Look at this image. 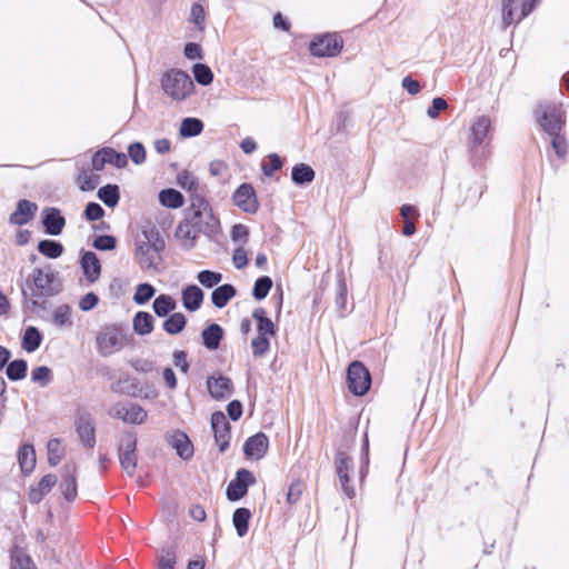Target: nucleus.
<instances>
[{
    "label": "nucleus",
    "mask_w": 569,
    "mask_h": 569,
    "mask_svg": "<svg viewBox=\"0 0 569 569\" xmlns=\"http://www.w3.org/2000/svg\"><path fill=\"white\" fill-rule=\"evenodd\" d=\"M137 437L133 432H126L119 443V461L128 476H133L137 468Z\"/></svg>",
    "instance_id": "obj_7"
},
{
    "label": "nucleus",
    "mask_w": 569,
    "mask_h": 569,
    "mask_svg": "<svg viewBox=\"0 0 569 569\" xmlns=\"http://www.w3.org/2000/svg\"><path fill=\"white\" fill-rule=\"evenodd\" d=\"M232 200L246 213H256L259 209L256 190L250 183H241L233 192Z\"/></svg>",
    "instance_id": "obj_14"
},
{
    "label": "nucleus",
    "mask_w": 569,
    "mask_h": 569,
    "mask_svg": "<svg viewBox=\"0 0 569 569\" xmlns=\"http://www.w3.org/2000/svg\"><path fill=\"white\" fill-rule=\"evenodd\" d=\"M256 481V477L250 470L246 468L237 470L234 478L227 487V499L232 502L239 501L247 496L249 487L253 486Z\"/></svg>",
    "instance_id": "obj_8"
},
{
    "label": "nucleus",
    "mask_w": 569,
    "mask_h": 569,
    "mask_svg": "<svg viewBox=\"0 0 569 569\" xmlns=\"http://www.w3.org/2000/svg\"><path fill=\"white\" fill-rule=\"evenodd\" d=\"M283 166V161L278 153H270L268 162H261V170L266 177H272L276 171H279Z\"/></svg>",
    "instance_id": "obj_53"
},
{
    "label": "nucleus",
    "mask_w": 569,
    "mask_h": 569,
    "mask_svg": "<svg viewBox=\"0 0 569 569\" xmlns=\"http://www.w3.org/2000/svg\"><path fill=\"white\" fill-rule=\"evenodd\" d=\"M203 122L193 117L184 118L180 126V136L183 138H192L199 136L203 130Z\"/></svg>",
    "instance_id": "obj_44"
},
{
    "label": "nucleus",
    "mask_w": 569,
    "mask_h": 569,
    "mask_svg": "<svg viewBox=\"0 0 569 569\" xmlns=\"http://www.w3.org/2000/svg\"><path fill=\"white\" fill-rule=\"evenodd\" d=\"M197 279L201 286L213 288L222 281V273L206 269L198 272Z\"/></svg>",
    "instance_id": "obj_50"
},
{
    "label": "nucleus",
    "mask_w": 569,
    "mask_h": 569,
    "mask_svg": "<svg viewBox=\"0 0 569 569\" xmlns=\"http://www.w3.org/2000/svg\"><path fill=\"white\" fill-rule=\"evenodd\" d=\"M203 299L204 292L197 284H188L181 291L182 306L190 312L200 309Z\"/></svg>",
    "instance_id": "obj_24"
},
{
    "label": "nucleus",
    "mask_w": 569,
    "mask_h": 569,
    "mask_svg": "<svg viewBox=\"0 0 569 569\" xmlns=\"http://www.w3.org/2000/svg\"><path fill=\"white\" fill-rule=\"evenodd\" d=\"M347 296H348V289L347 283L342 274L338 276L337 286H336V297H335V303L337 307V310L342 316L347 308Z\"/></svg>",
    "instance_id": "obj_45"
},
{
    "label": "nucleus",
    "mask_w": 569,
    "mask_h": 569,
    "mask_svg": "<svg viewBox=\"0 0 569 569\" xmlns=\"http://www.w3.org/2000/svg\"><path fill=\"white\" fill-rule=\"evenodd\" d=\"M347 383L351 393L365 396L371 387V375L361 361H352L347 369Z\"/></svg>",
    "instance_id": "obj_5"
},
{
    "label": "nucleus",
    "mask_w": 569,
    "mask_h": 569,
    "mask_svg": "<svg viewBox=\"0 0 569 569\" xmlns=\"http://www.w3.org/2000/svg\"><path fill=\"white\" fill-rule=\"evenodd\" d=\"M136 260L142 270L159 268L162 261L161 254L154 252L147 242H137L134 252Z\"/></svg>",
    "instance_id": "obj_21"
},
{
    "label": "nucleus",
    "mask_w": 569,
    "mask_h": 569,
    "mask_svg": "<svg viewBox=\"0 0 569 569\" xmlns=\"http://www.w3.org/2000/svg\"><path fill=\"white\" fill-rule=\"evenodd\" d=\"M83 216L88 221H97L104 216V209L100 203L91 201L87 203Z\"/></svg>",
    "instance_id": "obj_63"
},
{
    "label": "nucleus",
    "mask_w": 569,
    "mask_h": 569,
    "mask_svg": "<svg viewBox=\"0 0 569 569\" xmlns=\"http://www.w3.org/2000/svg\"><path fill=\"white\" fill-rule=\"evenodd\" d=\"M272 284H273L272 279L269 276L259 277L254 281V284L252 288V297L258 301L264 299L269 295V291L271 290Z\"/></svg>",
    "instance_id": "obj_47"
},
{
    "label": "nucleus",
    "mask_w": 569,
    "mask_h": 569,
    "mask_svg": "<svg viewBox=\"0 0 569 569\" xmlns=\"http://www.w3.org/2000/svg\"><path fill=\"white\" fill-rule=\"evenodd\" d=\"M33 284L38 292H34L33 296H44L51 297L58 293V290L52 287V283L56 279V272L49 270L44 272L41 268H36L33 270Z\"/></svg>",
    "instance_id": "obj_19"
},
{
    "label": "nucleus",
    "mask_w": 569,
    "mask_h": 569,
    "mask_svg": "<svg viewBox=\"0 0 569 569\" xmlns=\"http://www.w3.org/2000/svg\"><path fill=\"white\" fill-rule=\"evenodd\" d=\"M214 441L220 452H224L230 446L231 426L222 411H214L210 418Z\"/></svg>",
    "instance_id": "obj_9"
},
{
    "label": "nucleus",
    "mask_w": 569,
    "mask_h": 569,
    "mask_svg": "<svg viewBox=\"0 0 569 569\" xmlns=\"http://www.w3.org/2000/svg\"><path fill=\"white\" fill-rule=\"evenodd\" d=\"M551 137V147L555 150L558 158H563L568 153V143L562 131L556 133H549Z\"/></svg>",
    "instance_id": "obj_55"
},
{
    "label": "nucleus",
    "mask_w": 569,
    "mask_h": 569,
    "mask_svg": "<svg viewBox=\"0 0 569 569\" xmlns=\"http://www.w3.org/2000/svg\"><path fill=\"white\" fill-rule=\"evenodd\" d=\"M269 449V439L264 432H257L249 437L243 443V453L247 459L260 460Z\"/></svg>",
    "instance_id": "obj_17"
},
{
    "label": "nucleus",
    "mask_w": 569,
    "mask_h": 569,
    "mask_svg": "<svg viewBox=\"0 0 569 569\" xmlns=\"http://www.w3.org/2000/svg\"><path fill=\"white\" fill-rule=\"evenodd\" d=\"M176 552L171 547L161 549L158 558V569H174Z\"/></svg>",
    "instance_id": "obj_56"
},
{
    "label": "nucleus",
    "mask_w": 569,
    "mask_h": 569,
    "mask_svg": "<svg viewBox=\"0 0 569 569\" xmlns=\"http://www.w3.org/2000/svg\"><path fill=\"white\" fill-rule=\"evenodd\" d=\"M166 440L181 459L189 460L192 458L193 445L186 432L181 430L168 432Z\"/></svg>",
    "instance_id": "obj_18"
},
{
    "label": "nucleus",
    "mask_w": 569,
    "mask_h": 569,
    "mask_svg": "<svg viewBox=\"0 0 569 569\" xmlns=\"http://www.w3.org/2000/svg\"><path fill=\"white\" fill-rule=\"evenodd\" d=\"M108 415L112 418L120 419L126 423L132 425H141L148 418L147 411L136 403H131L129 408L114 406L108 411Z\"/></svg>",
    "instance_id": "obj_16"
},
{
    "label": "nucleus",
    "mask_w": 569,
    "mask_h": 569,
    "mask_svg": "<svg viewBox=\"0 0 569 569\" xmlns=\"http://www.w3.org/2000/svg\"><path fill=\"white\" fill-rule=\"evenodd\" d=\"M206 385L210 397L218 401L230 398L234 389L232 380L221 372L209 376Z\"/></svg>",
    "instance_id": "obj_12"
},
{
    "label": "nucleus",
    "mask_w": 569,
    "mask_h": 569,
    "mask_svg": "<svg viewBox=\"0 0 569 569\" xmlns=\"http://www.w3.org/2000/svg\"><path fill=\"white\" fill-rule=\"evenodd\" d=\"M315 170L307 163H297L291 170V180L297 186H306L313 181Z\"/></svg>",
    "instance_id": "obj_36"
},
{
    "label": "nucleus",
    "mask_w": 569,
    "mask_h": 569,
    "mask_svg": "<svg viewBox=\"0 0 569 569\" xmlns=\"http://www.w3.org/2000/svg\"><path fill=\"white\" fill-rule=\"evenodd\" d=\"M80 266L84 278L93 283L101 274V263L98 256L93 251H82L80 258Z\"/></svg>",
    "instance_id": "obj_23"
},
{
    "label": "nucleus",
    "mask_w": 569,
    "mask_h": 569,
    "mask_svg": "<svg viewBox=\"0 0 569 569\" xmlns=\"http://www.w3.org/2000/svg\"><path fill=\"white\" fill-rule=\"evenodd\" d=\"M111 391L114 393L127 395L130 397H140L141 388L137 378L129 376L120 378L117 382L111 385Z\"/></svg>",
    "instance_id": "obj_29"
},
{
    "label": "nucleus",
    "mask_w": 569,
    "mask_h": 569,
    "mask_svg": "<svg viewBox=\"0 0 569 569\" xmlns=\"http://www.w3.org/2000/svg\"><path fill=\"white\" fill-rule=\"evenodd\" d=\"M41 223L47 234L56 237L62 233L66 227V218L60 209L47 207L41 211Z\"/></svg>",
    "instance_id": "obj_15"
},
{
    "label": "nucleus",
    "mask_w": 569,
    "mask_h": 569,
    "mask_svg": "<svg viewBox=\"0 0 569 569\" xmlns=\"http://www.w3.org/2000/svg\"><path fill=\"white\" fill-rule=\"evenodd\" d=\"M38 210L36 202L27 199H21L17 202L16 210L10 214L9 221L11 224L24 226L29 223Z\"/></svg>",
    "instance_id": "obj_20"
},
{
    "label": "nucleus",
    "mask_w": 569,
    "mask_h": 569,
    "mask_svg": "<svg viewBox=\"0 0 569 569\" xmlns=\"http://www.w3.org/2000/svg\"><path fill=\"white\" fill-rule=\"evenodd\" d=\"M48 462L50 466L56 467L62 459L63 451L61 442L58 438L50 439L48 442Z\"/></svg>",
    "instance_id": "obj_52"
},
{
    "label": "nucleus",
    "mask_w": 569,
    "mask_h": 569,
    "mask_svg": "<svg viewBox=\"0 0 569 569\" xmlns=\"http://www.w3.org/2000/svg\"><path fill=\"white\" fill-rule=\"evenodd\" d=\"M18 462L20 466L21 473L29 476L37 462L34 447L30 443H24L18 450Z\"/></svg>",
    "instance_id": "obj_28"
},
{
    "label": "nucleus",
    "mask_w": 569,
    "mask_h": 569,
    "mask_svg": "<svg viewBox=\"0 0 569 569\" xmlns=\"http://www.w3.org/2000/svg\"><path fill=\"white\" fill-rule=\"evenodd\" d=\"M194 80L201 86H209L213 81V72L204 63H194L192 67Z\"/></svg>",
    "instance_id": "obj_48"
},
{
    "label": "nucleus",
    "mask_w": 569,
    "mask_h": 569,
    "mask_svg": "<svg viewBox=\"0 0 569 569\" xmlns=\"http://www.w3.org/2000/svg\"><path fill=\"white\" fill-rule=\"evenodd\" d=\"M177 308V301L170 295L161 293L154 298L152 310L159 318H164L173 312Z\"/></svg>",
    "instance_id": "obj_33"
},
{
    "label": "nucleus",
    "mask_w": 569,
    "mask_h": 569,
    "mask_svg": "<svg viewBox=\"0 0 569 569\" xmlns=\"http://www.w3.org/2000/svg\"><path fill=\"white\" fill-rule=\"evenodd\" d=\"M52 322L54 323V326H57L59 328L72 326L70 306H68V305L59 306L53 311Z\"/></svg>",
    "instance_id": "obj_49"
},
{
    "label": "nucleus",
    "mask_w": 569,
    "mask_h": 569,
    "mask_svg": "<svg viewBox=\"0 0 569 569\" xmlns=\"http://www.w3.org/2000/svg\"><path fill=\"white\" fill-rule=\"evenodd\" d=\"M343 48V40L337 32H327L316 36L309 43V51L312 56L337 57Z\"/></svg>",
    "instance_id": "obj_4"
},
{
    "label": "nucleus",
    "mask_w": 569,
    "mask_h": 569,
    "mask_svg": "<svg viewBox=\"0 0 569 569\" xmlns=\"http://www.w3.org/2000/svg\"><path fill=\"white\" fill-rule=\"evenodd\" d=\"M74 426L82 446L92 449L96 446V429L91 415L86 410H78Z\"/></svg>",
    "instance_id": "obj_11"
},
{
    "label": "nucleus",
    "mask_w": 569,
    "mask_h": 569,
    "mask_svg": "<svg viewBox=\"0 0 569 569\" xmlns=\"http://www.w3.org/2000/svg\"><path fill=\"white\" fill-rule=\"evenodd\" d=\"M178 184L182 189L189 191L190 193L193 192V191H197L198 187H199V182H198L197 177H194L189 171H183V172L178 174Z\"/></svg>",
    "instance_id": "obj_60"
},
{
    "label": "nucleus",
    "mask_w": 569,
    "mask_h": 569,
    "mask_svg": "<svg viewBox=\"0 0 569 569\" xmlns=\"http://www.w3.org/2000/svg\"><path fill=\"white\" fill-rule=\"evenodd\" d=\"M52 380V370L47 366H39L31 372V381L40 387H47Z\"/></svg>",
    "instance_id": "obj_51"
},
{
    "label": "nucleus",
    "mask_w": 569,
    "mask_h": 569,
    "mask_svg": "<svg viewBox=\"0 0 569 569\" xmlns=\"http://www.w3.org/2000/svg\"><path fill=\"white\" fill-rule=\"evenodd\" d=\"M490 119L486 116L477 118V120L471 124L469 146L470 151L473 154L480 153L483 156V149L490 131Z\"/></svg>",
    "instance_id": "obj_10"
},
{
    "label": "nucleus",
    "mask_w": 569,
    "mask_h": 569,
    "mask_svg": "<svg viewBox=\"0 0 569 569\" xmlns=\"http://www.w3.org/2000/svg\"><path fill=\"white\" fill-rule=\"evenodd\" d=\"M154 295H156V288L151 283H149V282L139 283L137 286L136 292L133 295V301L138 306H143L147 302H149L153 298Z\"/></svg>",
    "instance_id": "obj_46"
},
{
    "label": "nucleus",
    "mask_w": 569,
    "mask_h": 569,
    "mask_svg": "<svg viewBox=\"0 0 569 569\" xmlns=\"http://www.w3.org/2000/svg\"><path fill=\"white\" fill-rule=\"evenodd\" d=\"M92 246L100 251H110L117 247V238L111 234H100L94 238Z\"/></svg>",
    "instance_id": "obj_57"
},
{
    "label": "nucleus",
    "mask_w": 569,
    "mask_h": 569,
    "mask_svg": "<svg viewBox=\"0 0 569 569\" xmlns=\"http://www.w3.org/2000/svg\"><path fill=\"white\" fill-rule=\"evenodd\" d=\"M189 201H190V204L184 210V214L193 213V212H197V213L213 212L209 201L203 196L199 194L197 191H193L190 193Z\"/></svg>",
    "instance_id": "obj_42"
},
{
    "label": "nucleus",
    "mask_w": 569,
    "mask_h": 569,
    "mask_svg": "<svg viewBox=\"0 0 569 569\" xmlns=\"http://www.w3.org/2000/svg\"><path fill=\"white\" fill-rule=\"evenodd\" d=\"M28 362L24 359H16L7 365L6 375L11 381H20L27 377Z\"/></svg>",
    "instance_id": "obj_43"
},
{
    "label": "nucleus",
    "mask_w": 569,
    "mask_h": 569,
    "mask_svg": "<svg viewBox=\"0 0 569 569\" xmlns=\"http://www.w3.org/2000/svg\"><path fill=\"white\" fill-rule=\"evenodd\" d=\"M161 88L171 99L177 101L186 100L194 90L190 76L180 69H171L163 73Z\"/></svg>",
    "instance_id": "obj_3"
},
{
    "label": "nucleus",
    "mask_w": 569,
    "mask_h": 569,
    "mask_svg": "<svg viewBox=\"0 0 569 569\" xmlns=\"http://www.w3.org/2000/svg\"><path fill=\"white\" fill-rule=\"evenodd\" d=\"M517 2L518 0H501L503 29H507L515 21V4Z\"/></svg>",
    "instance_id": "obj_61"
},
{
    "label": "nucleus",
    "mask_w": 569,
    "mask_h": 569,
    "mask_svg": "<svg viewBox=\"0 0 569 569\" xmlns=\"http://www.w3.org/2000/svg\"><path fill=\"white\" fill-rule=\"evenodd\" d=\"M251 517L252 515L250 509L244 507L237 508L233 511L232 523L238 537L242 538L248 533Z\"/></svg>",
    "instance_id": "obj_35"
},
{
    "label": "nucleus",
    "mask_w": 569,
    "mask_h": 569,
    "mask_svg": "<svg viewBox=\"0 0 569 569\" xmlns=\"http://www.w3.org/2000/svg\"><path fill=\"white\" fill-rule=\"evenodd\" d=\"M42 339L43 336L40 330L34 326H29L26 328L22 336V349L29 353L34 352L40 348Z\"/></svg>",
    "instance_id": "obj_34"
},
{
    "label": "nucleus",
    "mask_w": 569,
    "mask_h": 569,
    "mask_svg": "<svg viewBox=\"0 0 569 569\" xmlns=\"http://www.w3.org/2000/svg\"><path fill=\"white\" fill-rule=\"evenodd\" d=\"M187 325V318L182 312H171L162 323V329L168 335L180 333Z\"/></svg>",
    "instance_id": "obj_39"
},
{
    "label": "nucleus",
    "mask_w": 569,
    "mask_h": 569,
    "mask_svg": "<svg viewBox=\"0 0 569 569\" xmlns=\"http://www.w3.org/2000/svg\"><path fill=\"white\" fill-rule=\"evenodd\" d=\"M224 331L218 323H210L201 331L202 343L208 350H217L223 339Z\"/></svg>",
    "instance_id": "obj_27"
},
{
    "label": "nucleus",
    "mask_w": 569,
    "mask_h": 569,
    "mask_svg": "<svg viewBox=\"0 0 569 569\" xmlns=\"http://www.w3.org/2000/svg\"><path fill=\"white\" fill-rule=\"evenodd\" d=\"M251 347L254 357H263L270 349L269 337L258 335L252 339Z\"/></svg>",
    "instance_id": "obj_59"
},
{
    "label": "nucleus",
    "mask_w": 569,
    "mask_h": 569,
    "mask_svg": "<svg viewBox=\"0 0 569 569\" xmlns=\"http://www.w3.org/2000/svg\"><path fill=\"white\" fill-rule=\"evenodd\" d=\"M97 197L108 208H114L118 206L120 200V188L118 184L107 183L106 186L99 188Z\"/></svg>",
    "instance_id": "obj_37"
},
{
    "label": "nucleus",
    "mask_w": 569,
    "mask_h": 569,
    "mask_svg": "<svg viewBox=\"0 0 569 569\" xmlns=\"http://www.w3.org/2000/svg\"><path fill=\"white\" fill-rule=\"evenodd\" d=\"M159 201L166 208L178 209L183 206L184 197L179 190L167 188L159 192Z\"/></svg>",
    "instance_id": "obj_38"
},
{
    "label": "nucleus",
    "mask_w": 569,
    "mask_h": 569,
    "mask_svg": "<svg viewBox=\"0 0 569 569\" xmlns=\"http://www.w3.org/2000/svg\"><path fill=\"white\" fill-rule=\"evenodd\" d=\"M77 181L80 190L92 191L98 187L100 177L98 174H89L86 170H82L79 173Z\"/></svg>",
    "instance_id": "obj_54"
},
{
    "label": "nucleus",
    "mask_w": 569,
    "mask_h": 569,
    "mask_svg": "<svg viewBox=\"0 0 569 569\" xmlns=\"http://www.w3.org/2000/svg\"><path fill=\"white\" fill-rule=\"evenodd\" d=\"M184 217L199 234L206 236L209 240H214L221 231L220 220L213 212L186 213Z\"/></svg>",
    "instance_id": "obj_6"
},
{
    "label": "nucleus",
    "mask_w": 569,
    "mask_h": 569,
    "mask_svg": "<svg viewBox=\"0 0 569 569\" xmlns=\"http://www.w3.org/2000/svg\"><path fill=\"white\" fill-rule=\"evenodd\" d=\"M37 249L41 254L49 259H57L64 251V247L61 242L51 239L40 240L38 242Z\"/></svg>",
    "instance_id": "obj_40"
},
{
    "label": "nucleus",
    "mask_w": 569,
    "mask_h": 569,
    "mask_svg": "<svg viewBox=\"0 0 569 569\" xmlns=\"http://www.w3.org/2000/svg\"><path fill=\"white\" fill-rule=\"evenodd\" d=\"M128 157L134 164H141L146 161V148L141 142L130 143L128 147Z\"/></svg>",
    "instance_id": "obj_62"
},
{
    "label": "nucleus",
    "mask_w": 569,
    "mask_h": 569,
    "mask_svg": "<svg viewBox=\"0 0 569 569\" xmlns=\"http://www.w3.org/2000/svg\"><path fill=\"white\" fill-rule=\"evenodd\" d=\"M10 569H38L31 559L21 548L14 547L11 550Z\"/></svg>",
    "instance_id": "obj_41"
},
{
    "label": "nucleus",
    "mask_w": 569,
    "mask_h": 569,
    "mask_svg": "<svg viewBox=\"0 0 569 569\" xmlns=\"http://www.w3.org/2000/svg\"><path fill=\"white\" fill-rule=\"evenodd\" d=\"M252 318L257 321L258 335L273 337L277 333V327L273 321L267 317V311L262 307L256 308Z\"/></svg>",
    "instance_id": "obj_30"
},
{
    "label": "nucleus",
    "mask_w": 569,
    "mask_h": 569,
    "mask_svg": "<svg viewBox=\"0 0 569 569\" xmlns=\"http://www.w3.org/2000/svg\"><path fill=\"white\" fill-rule=\"evenodd\" d=\"M533 117L540 129L549 133L563 131L566 126V113L556 103L540 101L533 108Z\"/></svg>",
    "instance_id": "obj_2"
},
{
    "label": "nucleus",
    "mask_w": 569,
    "mask_h": 569,
    "mask_svg": "<svg viewBox=\"0 0 569 569\" xmlns=\"http://www.w3.org/2000/svg\"><path fill=\"white\" fill-rule=\"evenodd\" d=\"M237 289L231 283H224L214 288L211 292V302L216 308L222 309L234 298Z\"/></svg>",
    "instance_id": "obj_31"
},
{
    "label": "nucleus",
    "mask_w": 569,
    "mask_h": 569,
    "mask_svg": "<svg viewBox=\"0 0 569 569\" xmlns=\"http://www.w3.org/2000/svg\"><path fill=\"white\" fill-rule=\"evenodd\" d=\"M204 18H206V13H204L203 7L198 2L193 3L191 6L188 21L190 23H194L197 26V29L199 31H202L204 29V24H203Z\"/></svg>",
    "instance_id": "obj_58"
},
{
    "label": "nucleus",
    "mask_w": 569,
    "mask_h": 569,
    "mask_svg": "<svg viewBox=\"0 0 569 569\" xmlns=\"http://www.w3.org/2000/svg\"><path fill=\"white\" fill-rule=\"evenodd\" d=\"M57 477L53 473H48L42 477L37 487H31L28 492L30 503H39L43 497L49 493L57 483Z\"/></svg>",
    "instance_id": "obj_26"
},
{
    "label": "nucleus",
    "mask_w": 569,
    "mask_h": 569,
    "mask_svg": "<svg viewBox=\"0 0 569 569\" xmlns=\"http://www.w3.org/2000/svg\"><path fill=\"white\" fill-rule=\"evenodd\" d=\"M107 156H109V163L118 169H122L128 164V156L116 151L113 148L106 147Z\"/></svg>",
    "instance_id": "obj_64"
},
{
    "label": "nucleus",
    "mask_w": 569,
    "mask_h": 569,
    "mask_svg": "<svg viewBox=\"0 0 569 569\" xmlns=\"http://www.w3.org/2000/svg\"><path fill=\"white\" fill-rule=\"evenodd\" d=\"M174 236L181 242V247L183 249L191 250L197 246L199 233L184 217V219L177 226Z\"/></svg>",
    "instance_id": "obj_25"
},
{
    "label": "nucleus",
    "mask_w": 569,
    "mask_h": 569,
    "mask_svg": "<svg viewBox=\"0 0 569 569\" xmlns=\"http://www.w3.org/2000/svg\"><path fill=\"white\" fill-rule=\"evenodd\" d=\"M336 471L339 477L343 492L352 498L356 493L353 486L350 485L349 472L353 470V460L345 451L338 450L335 459Z\"/></svg>",
    "instance_id": "obj_13"
},
{
    "label": "nucleus",
    "mask_w": 569,
    "mask_h": 569,
    "mask_svg": "<svg viewBox=\"0 0 569 569\" xmlns=\"http://www.w3.org/2000/svg\"><path fill=\"white\" fill-rule=\"evenodd\" d=\"M76 465L66 463L62 469V480L60 482V490L64 499L69 502L77 498V477Z\"/></svg>",
    "instance_id": "obj_22"
},
{
    "label": "nucleus",
    "mask_w": 569,
    "mask_h": 569,
    "mask_svg": "<svg viewBox=\"0 0 569 569\" xmlns=\"http://www.w3.org/2000/svg\"><path fill=\"white\" fill-rule=\"evenodd\" d=\"M132 328L137 335H150L154 328V319L147 311H138L132 319Z\"/></svg>",
    "instance_id": "obj_32"
},
{
    "label": "nucleus",
    "mask_w": 569,
    "mask_h": 569,
    "mask_svg": "<svg viewBox=\"0 0 569 569\" xmlns=\"http://www.w3.org/2000/svg\"><path fill=\"white\" fill-rule=\"evenodd\" d=\"M131 336L122 323L104 325L97 335V349L101 357L107 358L129 345Z\"/></svg>",
    "instance_id": "obj_1"
}]
</instances>
